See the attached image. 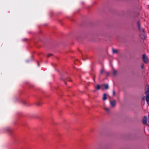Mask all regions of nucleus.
<instances>
[{"mask_svg":"<svg viewBox=\"0 0 149 149\" xmlns=\"http://www.w3.org/2000/svg\"><path fill=\"white\" fill-rule=\"evenodd\" d=\"M103 86H104L105 89H108L109 86L107 84H104L103 85Z\"/></svg>","mask_w":149,"mask_h":149,"instance_id":"10","label":"nucleus"},{"mask_svg":"<svg viewBox=\"0 0 149 149\" xmlns=\"http://www.w3.org/2000/svg\"><path fill=\"white\" fill-rule=\"evenodd\" d=\"M4 132H9L10 131V129L8 127H6L4 129Z\"/></svg>","mask_w":149,"mask_h":149,"instance_id":"8","label":"nucleus"},{"mask_svg":"<svg viewBox=\"0 0 149 149\" xmlns=\"http://www.w3.org/2000/svg\"><path fill=\"white\" fill-rule=\"evenodd\" d=\"M147 121V118L146 116L143 117V123L144 124H146Z\"/></svg>","mask_w":149,"mask_h":149,"instance_id":"5","label":"nucleus"},{"mask_svg":"<svg viewBox=\"0 0 149 149\" xmlns=\"http://www.w3.org/2000/svg\"><path fill=\"white\" fill-rule=\"evenodd\" d=\"M146 90L145 93L146 95V99L147 102L149 104V86L147 85L146 86Z\"/></svg>","mask_w":149,"mask_h":149,"instance_id":"1","label":"nucleus"},{"mask_svg":"<svg viewBox=\"0 0 149 149\" xmlns=\"http://www.w3.org/2000/svg\"><path fill=\"white\" fill-rule=\"evenodd\" d=\"M106 94H104L103 95L102 98V100H105L107 99Z\"/></svg>","mask_w":149,"mask_h":149,"instance_id":"9","label":"nucleus"},{"mask_svg":"<svg viewBox=\"0 0 149 149\" xmlns=\"http://www.w3.org/2000/svg\"><path fill=\"white\" fill-rule=\"evenodd\" d=\"M36 104L37 105H38H38H40V104H39V103H37Z\"/></svg>","mask_w":149,"mask_h":149,"instance_id":"18","label":"nucleus"},{"mask_svg":"<svg viewBox=\"0 0 149 149\" xmlns=\"http://www.w3.org/2000/svg\"><path fill=\"white\" fill-rule=\"evenodd\" d=\"M106 110L107 111H109V109L108 108H106Z\"/></svg>","mask_w":149,"mask_h":149,"instance_id":"19","label":"nucleus"},{"mask_svg":"<svg viewBox=\"0 0 149 149\" xmlns=\"http://www.w3.org/2000/svg\"><path fill=\"white\" fill-rule=\"evenodd\" d=\"M115 94V92L114 90H113V96H114Z\"/></svg>","mask_w":149,"mask_h":149,"instance_id":"15","label":"nucleus"},{"mask_svg":"<svg viewBox=\"0 0 149 149\" xmlns=\"http://www.w3.org/2000/svg\"><path fill=\"white\" fill-rule=\"evenodd\" d=\"M140 36L142 39H144L145 38V36L144 34V33H142L141 34H140Z\"/></svg>","mask_w":149,"mask_h":149,"instance_id":"6","label":"nucleus"},{"mask_svg":"<svg viewBox=\"0 0 149 149\" xmlns=\"http://www.w3.org/2000/svg\"><path fill=\"white\" fill-rule=\"evenodd\" d=\"M117 71L113 69V75L114 76L116 75L117 74Z\"/></svg>","mask_w":149,"mask_h":149,"instance_id":"7","label":"nucleus"},{"mask_svg":"<svg viewBox=\"0 0 149 149\" xmlns=\"http://www.w3.org/2000/svg\"><path fill=\"white\" fill-rule=\"evenodd\" d=\"M21 103L23 105H26V102L24 100H22L21 101Z\"/></svg>","mask_w":149,"mask_h":149,"instance_id":"13","label":"nucleus"},{"mask_svg":"<svg viewBox=\"0 0 149 149\" xmlns=\"http://www.w3.org/2000/svg\"><path fill=\"white\" fill-rule=\"evenodd\" d=\"M143 67H144V65H143V64H142L141 65V68H143Z\"/></svg>","mask_w":149,"mask_h":149,"instance_id":"17","label":"nucleus"},{"mask_svg":"<svg viewBox=\"0 0 149 149\" xmlns=\"http://www.w3.org/2000/svg\"><path fill=\"white\" fill-rule=\"evenodd\" d=\"M116 101L115 100H113L112 101H110L111 105L112 107H113L115 106L116 104Z\"/></svg>","mask_w":149,"mask_h":149,"instance_id":"4","label":"nucleus"},{"mask_svg":"<svg viewBox=\"0 0 149 149\" xmlns=\"http://www.w3.org/2000/svg\"><path fill=\"white\" fill-rule=\"evenodd\" d=\"M109 73H107V74L109 75Z\"/></svg>","mask_w":149,"mask_h":149,"instance_id":"21","label":"nucleus"},{"mask_svg":"<svg viewBox=\"0 0 149 149\" xmlns=\"http://www.w3.org/2000/svg\"><path fill=\"white\" fill-rule=\"evenodd\" d=\"M104 69H102L101 70H100V73L101 74H102V73H103V72H104Z\"/></svg>","mask_w":149,"mask_h":149,"instance_id":"14","label":"nucleus"},{"mask_svg":"<svg viewBox=\"0 0 149 149\" xmlns=\"http://www.w3.org/2000/svg\"><path fill=\"white\" fill-rule=\"evenodd\" d=\"M96 89L97 90H98L101 88L100 86V85H97L95 87Z\"/></svg>","mask_w":149,"mask_h":149,"instance_id":"12","label":"nucleus"},{"mask_svg":"<svg viewBox=\"0 0 149 149\" xmlns=\"http://www.w3.org/2000/svg\"><path fill=\"white\" fill-rule=\"evenodd\" d=\"M142 58L143 61L145 63H148V60L147 57L145 54L143 55Z\"/></svg>","mask_w":149,"mask_h":149,"instance_id":"2","label":"nucleus"},{"mask_svg":"<svg viewBox=\"0 0 149 149\" xmlns=\"http://www.w3.org/2000/svg\"><path fill=\"white\" fill-rule=\"evenodd\" d=\"M52 55V54H49L47 55V57H49Z\"/></svg>","mask_w":149,"mask_h":149,"instance_id":"16","label":"nucleus"},{"mask_svg":"<svg viewBox=\"0 0 149 149\" xmlns=\"http://www.w3.org/2000/svg\"><path fill=\"white\" fill-rule=\"evenodd\" d=\"M112 51L113 54L116 53L118 52V51L117 49H112Z\"/></svg>","mask_w":149,"mask_h":149,"instance_id":"11","label":"nucleus"},{"mask_svg":"<svg viewBox=\"0 0 149 149\" xmlns=\"http://www.w3.org/2000/svg\"><path fill=\"white\" fill-rule=\"evenodd\" d=\"M138 26V27L139 30L141 32L144 33V31L143 29L141 27L140 25V23L139 22L137 23Z\"/></svg>","mask_w":149,"mask_h":149,"instance_id":"3","label":"nucleus"},{"mask_svg":"<svg viewBox=\"0 0 149 149\" xmlns=\"http://www.w3.org/2000/svg\"><path fill=\"white\" fill-rule=\"evenodd\" d=\"M26 40V39H23V41H25V40Z\"/></svg>","mask_w":149,"mask_h":149,"instance_id":"20","label":"nucleus"}]
</instances>
